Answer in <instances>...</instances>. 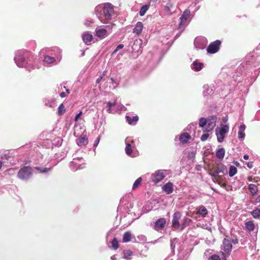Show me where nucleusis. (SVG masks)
<instances>
[{"mask_svg": "<svg viewBox=\"0 0 260 260\" xmlns=\"http://www.w3.org/2000/svg\"><path fill=\"white\" fill-rule=\"evenodd\" d=\"M222 243L224 252L226 254H230L232 250V245L231 241L227 238H224L223 240Z\"/></svg>", "mask_w": 260, "mask_h": 260, "instance_id": "obj_11", "label": "nucleus"}, {"mask_svg": "<svg viewBox=\"0 0 260 260\" xmlns=\"http://www.w3.org/2000/svg\"><path fill=\"white\" fill-rule=\"evenodd\" d=\"M125 118H126V121L128 122V123L129 124H131V125L132 124H135L133 122H136L139 120V117L138 116H134L133 117V118H132L129 116H126Z\"/></svg>", "mask_w": 260, "mask_h": 260, "instance_id": "obj_22", "label": "nucleus"}, {"mask_svg": "<svg viewBox=\"0 0 260 260\" xmlns=\"http://www.w3.org/2000/svg\"><path fill=\"white\" fill-rule=\"evenodd\" d=\"M207 124L205 127V131L210 132L213 129L215 126V123L216 121V116H212L209 117L206 119Z\"/></svg>", "mask_w": 260, "mask_h": 260, "instance_id": "obj_7", "label": "nucleus"}, {"mask_svg": "<svg viewBox=\"0 0 260 260\" xmlns=\"http://www.w3.org/2000/svg\"><path fill=\"white\" fill-rule=\"evenodd\" d=\"M124 47V45L123 44H119L118 45L115 50V51L113 52V53H115L119 49H122Z\"/></svg>", "mask_w": 260, "mask_h": 260, "instance_id": "obj_39", "label": "nucleus"}, {"mask_svg": "<svg viewBox=\"0 0 260 260\" xmlns=\"http://www.w3.org/2000/svg\"><path fill=\"white\" fill-rule=\"evenodd\" d=\"M248 189H249L250 192H251V194L252 195V196H254L257 194L258 189H257V186L255 184H249L248 186Z\"/></svg>", "mask_w": 260, "mask_h": 260, "instance_id": "obj_19", "label": "nucleus"}, {"mask_svg": "<svg viewBox=\"0 0 260 260\" xmlns=\"http://www.w3.org/2000/svg\"><path fill=\"white\" fill-rule=\"evenodd\" d=\"M60 96L61 98H64L66 96V93L64 92H61L60 94Z\"/></svg>", "mask_w": 260, "mask_h": 260, "instance_id": "obj_50", "label": "nucleus"}, {"mask_svg": "<svg viewBox=\"0 0 260 260\" xmlns=\"http://www.w3.org/2000/svg\"><path fill=\"white\" fill-rule=\"evenodd\" d=\"M132 239V234L130 232L127 231L124 233L122 241L123 242H128L130 241Z\"/></svg>", "mask_w": 260, "mask_h": 260, "instance_id": "obj_21", "label": "nucleus"}, {"mask_svg": "<svg viewBox=\"0 0 260 260\" xmlns=\"http://www.w3.org/2000/svg\"><path fill=\"white\" fill-rule=\"evenodd\" d=\"M66 112V109L63 104H61L58 108V115H62Z\"/></svg>", "mask_w": 260, "mask_h": 260, "instance_id": "obj_29", "label": "nucleus"}, {"mask_svg": "<svg viewBox=\"0 0 260 260\" xmlns=\"http://www.w3.org/2000/svg\"><path fill=\"white\" fill-rule=\"evenodd\" d=\"M237 172V168L233 166H230V170H229V176L230 177L234 176Z\"/></svg>", "mask_w": 260, "mask_h": 260, "instance_id": "obj_27", "label": "nucleus"}, {"mask_svg": "<svg viewBox=\"0 0 260 260\" xmlns=\"http://www.w3.org/2000/svg\"><path fill=\"white\" fill-rule=\"evenodd\" d=\"M106 28H97L95 29V36L100 38V39H104L108 36V30L107 28L110 29L109 26H106Z\"/></svg>", "mask_w": 260, "mask_h": 260, "instance_id": "obj_10", "label": "nucleus"}, {"mask_svg": "<svg viewBox=\"0 0 260 260\" xmlns=\"http://www.w3.org/2000/svg\"><path fill=\"white\" fill-rule=\"evenodd\" d=\"M44 60L47 63H52L56 61V59L54 57H51L49 55H45L44 56Z\"/></svg>", "mask_w": 260, "mask_h": 260, "instance_id": "obj_25", "label": "nucleus"}, {"mask_svg": "<svg viewBox=\"0 0 260 260\" xmlns=\"http://www.w3.org/2000/svg\"><path fill=\"white\" fill-rule=\"evenodd\" d=\"M211 171L212 172L210 173V175L213 177L217 176L219 174L224 175L228 173L226 166L222 163H218L213 165Z\"/></svg>", "mask_w": 260, "mask_h": 260, "instance_id": "obj_3", "label": "nucleus"}, {"mask_svg": "<svg viewBox=\"0 0 260 260\" xmlns=\"http://www.w3.org/2000/svg\"><path fill=\"white\" fill-rule=\"evenodd\" d=\"M208 213V211L206 208L204 206H201L198 209L197 214L201 215L202 217H205Z\"/></svg>", "mask_w": 260, "mask_h": 260, "instance_id": "obj_17", "label": "nucleus"}, {"mask_svg": "<svg viewBox=\"0 0 260 260\" xmlns=\"http://www.w3.org/2000/svg\"><path fill=\"white\" fill-rule=\"evenodd\" d=\"M162 189L167 194H171L173 191V184L171 182H168L163 186Z\"/></svg>", "mask_w": 260, "mask_h": 260, "instance_id": "obj_15", "label": "nucleus"}, {"mask_svg": "<svg viewBox=\"0 0 260 260\" xmlns=\"http://www.w3.org/2000/svg\"><path fill=\"white\" fill-rule=\"evenodd\" d=\"M166 224V220L165 218H160L156 221L154 228L156 231L162 229Z\"/></svg>", "mask_w": 260, "mask_h": 260, "instance_id": "obj_12", "label": "nucleus"}, {"mask_svg": "<svg viewBox=\"0 0 260 260\" xmlns=\"http://www.w3.org/2000/svg\"><path fill=\"white\" fill-rule=\"evenodd\" d=\"M229 127L228 125H224L223 126L220 128H217L216 129V135L217 138V141L221 143L223 142L225 137V134L229 132Z\"/></svg>", "mask_w": 260, "mask_h": 260, "instance_id": "obj_5", "label": "nucleus"}, {"mask_svg": "<svg viewBox=\"0 0 260 260\" xmlns=\"http://www.w3.org/2000/svg\"><path fill=\"white\" fill-rule=\"evenodd\" d=\"M66 91H67V92L68 94H69V93H70V90H69V89H67L66 90Z\"/></svg>", "mask_w": 260, "mask_h": 260, "instance_id": "obj_57", "label": "nucleus"}, {"mask_svg": "<svg viewBox=\"0 0 260 260\" xmlns=\"http://www.w3.org/2000/svg\"><path fill=\"white\" fill-rule=\"evenodd\" d=\"M143 28V25L142 23L140 21H139L136 24V26L133 29V32L139 35L142 32Z\"/></svg>", "mask_w": 260, "mask_h": 260, "instance_id": "obj_16", "label": "nucleus"}, {"mask_svg": "<svg viewBox=\"0 0 260 260\" xmlns=\"http://www.w3.org/2000/svg\"><path fill=\"white\" fill-rule=\"evenodd\" d=\"M222 185H223V186H225L226 184H225V183H223V184H222Z\"/></svg>", "mask_w": 260, "mask_h": 260, "instance_id": "obj_60", "label": "nucleus"}, {"mask_svg": "<svg viewBox=\"0 0 260 260\" xmlns=\"http://www.w3.org/2000/svg\"><path fill=\"white\" fill-rule=\"evenodd\" d=\"M165 177V175L162 170L156 171L155 173L152 175V180L155 183H158L164 179Z\"/></svg>", "mask_w": 260, "mask_h": 260, "instance_id": "obj_9", "label": "nucleus"}, {"mask_svg": "<svg viewBox=\"0 0 260 260\" xmlns=\"http://www.w3.org/2000/svg\"><path fill=\"white\" fill-rule=\"evenodd\" d=\"M207 120L206 118L202 117L199 120V126L201 127L204 128L206 126Z\"/></svg>", "mask_w": 260, "mask_h": 260, "instance_id": "obj_30", "label": "nucleus"}, {"mask_svg": "<svg viewBox=\"0 0 260 260\" xmlns=\"http://www.w3.org/2000/svg\"><path fill=\"white\" fill-rule=\"evenodd\" d=\"M111 244L112 248L114 250L117 249L119 247L118 241L116 238H114L111 241Z\"/></svg>", "mask_w": 260, "mask_h": 260, "instance_id": "obj_28", "label": "nucleus"}, {"mask_svg": "<svg viewBox=\"0 0 260 260\" xmlns=\"http://www.w3.org/2000/svg\"><path fill=\"white\" fill-rule=\"evenodd\" d=\"M35 169L39 171L41 173H46L48 171H49V170H50L51 168H42L41 167H35Z\"/></svg>", "mask_w": 260, "mask_h": 260, "instance_id": "obj_33", "label": "nucleus"}, {"mask_svg": "<svg viewBox=\"0 0 260 260\" xmlns=\"http://www.w3.org/2000/svg\"><path fill=\"white\" fill-rule=\"evenodd\" d=\"M225 154V150L223 148L218 149L216 153V156L219 159H223Z\"/></svg>", "mask_w": 260, "mask_h": 260, "instance_id": "obj_20", "label": "nucleus"}, {"mask_svg": "<svg viewBox=\"0 0 260 260\" xmlns=\"http://www.w3.org/2000/svg\"><path fill=\"white\" fill-rule=\"evenodd\" d=\"M172 7H173V5H172V4H168V8Z\"/></svg>", "mask_w": 260, "mask_h": 260, "instance_id": "obj_56", "label": "nucleus"}, {"mask_svg": "<svg viewBox=\"0 0 260 260\" xmlns=\"http://www.w3.org/2000/svg\"><path fill=\"white\" fill-rule=\"evenodd\" d=\"M246 126L245 124H242L239 127V131L244 132Z\"/></svg>", "mask_w": 260, "mask_h": 260, "instance_id": "obj_45", "label": "nucleus"}, {"mask_svg": "<svg viewBox=\"0 0 260 260\" xmlns=\"http://www.w3.org/2000/svg\"><path fill=\"white\" fill-rule=\"evenodd\" d=\"M235 164L236 165H237V166H238V165H239V162H235Z\"/></svg>", "mask_w": 260, "mask_h": 260, "instance_id": "obj_58", "label": "nucleus"}, {"mask_svg": "<svg viewBox=\"0 0 260 260\" xmlns=\"http://www.w3.org/2000/svg\"><path fill=\"white\" fill-rule=\"evenodd\" d=\"M243 158L245 160H247L249 158V155L247 154H245L243 156Z\"/></svg>", "mask_w": 260, "mask_h": 260, "instance_id": "obj_53", "label": "nucleus"}, {"mask_svg": "<svg viewBox=\"0 0 260 260\" xmlns=\"http://www.w3.org/2000/svg\"><path fill=\"white\" fill-rule=\"evenodd\" d=\"M191 139L190 135L187 133H182L179 137L180 141L183 143L185 144Z\"/></svg>", "mask_w": 260, "mask_h": 260, "instance_id": "obj_13", "label": "nucleus"}, {"mask_svg": "<svg viewBox=\"0 0 260 260\" xmlns=\"http://www.w3.org/2000/svg\"><path fill=\"white\" fill-rule=\"evenodd\" d=\"M32 175V169L29 166H25L21 168L17 174L18 177L21 180H27Z\"/></svg>", "mask_w": 260, "mask_h": 260, "instance_id": "obj_4", "label": "nucleus"}, {"mask_svg": "<svg viewBox=\"0 0 260 260\" xmlns=\"http://www.w3.org/2000/svg\"><path fill=\"white\" fill-rule=\"evenodd\" d=\"M253 181H254V182H257V181H256V180H255V178L253 179Z\"/></svg>", "mask_w": 260, "mask_h": 260, "instance_id": "obj_61", "label": "nucleus"}, {"mask_svg": "<svg viewBox=\"0 0 260 260\" xmlns=\"http://www.w3.org/2000/svg\"><path fill=\"white\" fill-rule=\"evenodd\" d=\"M142 180V178L139 177L135 181L133 186V190H135L141 184Z\"/></svg>", "mask_w": 260, "mask_h": 260, "instance_id": "obj_34", "label": "nucleus"}, {"mask_svg": "<svg viewBox=\"0 0 260 260\" xmlns=\"http://www.w3.org/2000/svg\"><path fill=\"white\" fill-rule=\"evenodd\" d=\"M77 143L78 145H80V143H81V138L80 137H79L77 139Z\"/></svg>", "mask_w": 260, "mask_h": 260, "instance_id": "obj_52", "label": "nucleus"}, {"mask_svg": "<svg viewBox=\"0 0 260 260\" xmlns=\"http://www.w3.org/2000/svg\"><path fill=\"white\" fill-rule=\"evenodd\" d=\"M132 255V252L131 251H128V255L130 256Z\"/></svg>", "mask_w": 260, "mask_h": 260, "instance_id": "obj_55", "label": "nucleus"}, {"mask_svg": "<svg viewBox=\"0 0 260 260\" xmlns=\"http://www.w3.org/2000/svg\"><path fill=\"white\" fill-rule=\"evenodd\" d=\"M251 214L252 216L256 218L260 217V209L258 208H256V209L253 210L251 212Z\"/></svg>", "mask_w": 260, "mask_h": 260, "instance_id": "obj_31", "label": "nucleus"}, {"mask_svg": "<svg viewBox=\"0 0 260 260\" xmlns=\"http://www.w3.org/2000/svg\"><path fill=\"white\" fill-rule=\"evenodd\" d=\"M88 143V140L85 137H82V145H86Z\"/></svg>", "mask_w": 260, "mask_h": 260, "instance_id": "obj_42", "label": "nucleus"}, {"mask_svg": "<svg viewBox=\"0 0 260 260\" xmlns=\"http://www.w3.org/2000/svg\"><path fill=\"white\" fill-rule=\"evenodd\" d=\"M103 10L105 18L107 20H111L114 13L113 6L110 3H105L104 5H99L95 8V12L100 13Z\"/></svg>", "mask_w": 260, "mask_h": 260, "instance_id": "obj_1", "label": "nucleus"}, {"mask_svg": "<svg viewBox=\"0 0 260 260\" xmlns=\"http://www.w3.org/2000/svg\"><path fill=\"white\" fill-rule=\"evenodd\" d=\"M81 115V111H80L76 116L75 118V121H77L78 120V119H79V118L80 117V116Z\"/></svg>", "mask_w": 260, "mask_h": 260, "instance_id": "obj_46", "label": "nucleus"}, {"mask_svg": "<svg viewBox=\"0 0 260 260\" xmlns=\"http://www.w3.org/2000/svg\"><path fill=\"white\" fill-rule=\"evenodd\" d=\"M26 61L28 63L29 62H31L34 60V55L32 54V57L31 56H27V57H25Z\"/></svg>", "mask_w": 260, "mask_h": 260, "instance_id": "obj_40", "label": "nucleus"}, {"mask_svg": "<svg viewBox=\"0 0 260 260\" xmlns=\"http://www.w3.org/2000/svg\"><path fill=\"white\" fill-rule=\"evenodd\" d=\"M182 216V214L180 212H176L173 215L172 226L175 230H178L180 226L179 220Z\"/></svg>", "mask_w": 260, "mask_h": 260, "instance_id": "obj_8", "label": "nucleus"}, {"mask_svg": "<svg viewBox=\"0 0 260 260\" xmlns=\"http://www.w3.org/2000/svg\"><path fill=\"white\" fill-rule=\"evenodd\" d=\"M190 12L188 10H185L183 15L180 17V25H181L183 23L185 22L186 20L188 18V17L189 16Z\"/></svg>", "mask_w": 260, "mask_h": 260, "instance_id": "obj_18", "label": "nucleus"}, {"mask_svg": "<svg viewBox=\"0 0 260 260\" xmlns=\"http://www.w3.org/2000/svg\"><path fill=\"white\" fill-rule=\"evenodd\" d=\"M148 8L147 7V6L146 5H144L141 8V10L139 12V14H140V15L142 16H144L146 13V12L147 11Z\"/></svg>", "mask_w": 260, "mask_h": 260, "instance_id": "obj_32", "label": "nucleus"}, {"mask_svg": "<svg viewBox=\"0 0 260 260\" xmlns=\"http://www.w3.org/2000/svg\"><path fill=\"white\" fill-rule=\"evenodd\" d=\"M256 203H260V194L256 198L255 200Z\"/></svg>", "mask_w": 260, "mask_h": 260, "instance_id": "obj_48", "label": "nucleus"}, {"mask_svg": "<svg viewBox=\"0 0 260 260\" xmlns=\"http://www.w3.org/2000/svg\"><path fill=\"white\" fill-rule=\"evenodd\" d=\"M247 166L249 168H251L252 167V162H248L247 164Z\"/></svg>", "mask_w": 260, "mask_h": 260, "instance_id": "obj_51", "label": "nucleus"}, {"mask_svg": "<svg viewBox=\"0 0 260 260\" xmlns=\"http://www.w3.org/2000/svg\"><path fill=\"white\" fill-rule=\"evenodd\" d=\"M2 162L0 161V169L2 168Z\"/></svg>", "mask_w": 260, "mask_h": 260, "instance_id": "obj_59", "label": "nucleus"}, {"mask_svg": "<svg viewBox=\"0 0 260 260\" xmlns=\"http://www.w3.org/2000/svg\"><path fill=\"white\" fill-rule=\"evenodd\" d=\"M27 56H31L32 57V53L27 50H22L18 52V54L15 57V60L18 66L24 67L28 64L25 57H27Z\"/></svg>", "mask_w": 260, "mask_h": 260, "instance_id": "obj_2", "label": "nucleus"}, {"mask_svg": "<svg viewBox=\"0 0 260 260\" xmlns=\"http://www.w3.org/2000/svg\"><path fill=\"white\" fill-rule=\"evenodd\" d=\"M81 128V127L78 125H75L74 126V135H77L76 136L78 137V135L80 134L79 131Z\"/></svg>", "mask_w": 260, "mask_h": 260, "instance_id": "obj_36", "label": "nucleus"}, {"mask_svg": "<svg viewBox=\"0 0 260 260\" xmlns=\"http://www.w3.org/2000/svg\"><path fill=\"white\" fill-rule=\"evenodd\" d=\"M103 79V76L99 77L96 80V83H99Z\"/></svg>", "mask_w": 260, "mask_h": 260, "instance_id": "obj_49", "label": "nucleus"}, {"mask_svg": "<svg viewBox=\"0 0 260 260\" xmlns=\"http://www.w3.org/2000/svg\"><path fill=\"white\" fill-rule=\"evenodd\" d=\"M99 141H100V136H99L97 138L96 141H95V143L94 144V146H96L98 145Z\"/></svg>", "mask_w": 260, "mask_h": 260, "instance_id": "obj_47", "label": "nucleus"}, {"mask_svg": "<svg viewBox=\"0 0 260 260\" xmlns=\"http://www.w3.org/2000/svg\"><path fill=\"white\" fill-rule=\"evenodd\" d=\"M245 134L243 133V131H239L238 132V138L239 139H243L245 137Z\"/></svg>", "mask_w": 260, "mask_h": 260, "instance_id": "obj_38", "label": "nucleus"}, {"mask_svg": "<svg viewBox=\"0 0 260 260\" xmlns=\"http://www.w3.org/2000/svg\"><path fill=\"white\" fill-rule=\"evenodd\" d=\"M125 152L127 154L130 155L132 153V149L131 144L127 143L125 148Z\"/></svg>", "mask_w": 260, "mask_h": 260, "instance_id": "obj_35", "label": "nucleus"}, {"mask_svg": "<svg viewBox=\"0 0 260 260\" xmlns=\"http://www.w3.org/2000/svg\"><path fill=\"white\" fill-rule=\"evenodd\" d=\"M93 40V36L90 34H84L82 36V40L87 45H90Z\"/></svg>", "mask_w": 260, "mask_h": 260, "instance_id": "obj_14", "label": "nucleus"}, {"mask_svg": "<svg viewBox=\"0 0 260 260\" xmlns=\"http://www.w3.org/2000/svg\"><path fill=\"white\" fill-rule=\"evenodd\" d=\"M209 137V135L208 134H204L201 136V140L202 141H205Z\"/></svg>", "mask_w": 260, "mask_h": 260, "instance_id": "obj_37", "label": "nucleus"}, {"mask_svg": "<svg viewBox=\"0 0 260 260\" xmlns=\"http://www.w3.org/2000/svg\"><path fill=\"white\" fill-rule=\"evenodd\" d=\"M232 241L234 244H237L238 243V240L235 237L232 239Z\"/></svg>", "mask_w": 260, "mask_h": 260, "instance_id": "obj_44", "label": "nucleus"}, {"mask_svg": "<svg viewBox=\"0 0 260 260\" xmlns=\"http://www.w3.org/2000/svg\"><path fill=\"white\" fill-rule=\"evenodd\" d=\"M192 64L193 66L194 70L196 71H200L202 70L203 67V64L202 63H199L197 61H194Z\"/></svg>", "mask_w": 260, "mask_h": 260, "instance_id": "obj_24", "label": "nucleus"}, {"mask_svg": "<svg viewBox=\"0 0 260 260\" xmlns=\"http://www.w3.org/2000/svg\"><path fill=\"white\" fill-rule=\"evenodd\" d=\"M108 107H109L108 110H110L112 107L115 105V103H111L110 102H109L108 103Z\"/></svg>", "mask_w": 260, "mask_h": 260, "instance_id": "obj_43", "label": "nucleus"}, {"mask_svg": "<svg viewBox=\"0 0 260 260\" xmlns=\"http://www.w3.org/2000/svg\"><path fill=\"white\" fill-rule=\"evenodd\" d=\"M220 45L221 41L219 40H216L210 44L207 48V51L209 53H215L219 50Z\"/></svg>", "mask_w": 260, "mask_h": 260, "instance_id": "obj_6", "label": "nucleus"}, {"mask_svg": "<svg viewBox=\"0 0 260 260\" xmlns=\"http://www.w3.org/2000/svg\"><path fill=\"white\" fill-rule=\"evenodd\" d=\"M191 220L187 217H185L183 219V222L182 224L181 230H183L185 227L188 226L191 222Z\"/></svg>", "mask_w": 260, "mask_h": 260, "instance_id": "obj_26", "label": "nucleus"}, {"mask_svg": "<svg viewBox=\"0 0 260 260\" xmlns=\"http://www.w3.org/2000/svg\"><path fill=\"white\" fill-rule=\"evenodd\" d=\"M211 260H221L220 257L217 255H213L211 257Z\"/></svg>", "mask_w": 260, "mask_h": 260, "instance_id": "obj_41", "label": "nucleus"}, {"mask_svg": "<svg viewBox=\"0 0 260 260\" xmlns=\"http://www.w3.org/2000/svg\"><path fill=\"white\" fill-rule=\"evenodd\" d=\"M245 226L249 231H253L254 230L255 225L253 221H249L246 222Z\"/></svg>", "mask_w": 260, "mask_h": 260, "instance_id": "obj_23", "label": "nucleus"}, {"mask_svg": "<svg viewBox=\"0 0 260 260\" xmlns=\"http://www.w3.org/2000/svg\"><path fill=\"white\" fill-rule=\"evenodd\" d=\"M247 179L249 181H253V178L251 176H249Z\"/></svg>", "mask_w": 260, "mask_h": 260, "instance_id": "obj_54", "label": "nucleus"}]
</instances>
